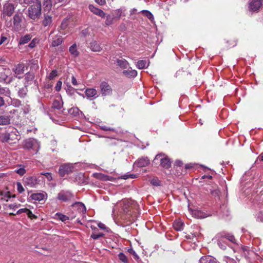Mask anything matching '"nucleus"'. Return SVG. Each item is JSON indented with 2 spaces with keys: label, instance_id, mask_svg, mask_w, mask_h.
<instances>
[{
  "label": "nucleus",
  "instance_id": "nucleus-1",
  "mask_svg": "<svg viewBox=\"0 0 263 263\" xmlns=\"http://www.w3.org/2000/svg\"><path fill=\"white\" fill-rule=\"evenodd\" d=\"M122 210L123 213L121 218L127 222H132L135 221L139 213V205L135 201L131 200H124Z\"/></svg>",
  "mask_w": 263,
  "mask_h": 263
},
{
  "label": "nucleus",
  "instance_id": "nucleus-2",
  "mask_svg": "<svg viewBox=\"0 0 263 263\" xmlns=\"http://www.w3.org/2000/svg\"><path fill=\"white\" fill-rule=\"evenodd\" d=\"M215 238L217 240L218 246L222 249H225L226 248V246L222 245L223 242H225V239L229 240L230 242L234 244L236 243V239L234 236L230 233H226L225 232H221L218 233L216 235Z\"/></svg>",
  "mask_w": 263,
  "mask_h": 263
},
{
  "label": "nucleus",
  "instance_id": "nucleus-3",
  "mask_svg": "<svg viewBox=\"0 0 263 263\" xmlns=\"http://www.w3.org/2000/svg\"><path fill=\"white\" fill-rule=\"evenodd\" d=\"M17 131L11 133L5 132L0 136V140L2 142H7L10 145L16 143L19 140L20 136L17 134Z\"/></svg>",
  "mask_w": 263,
  "mask_h": 263
},
{
  "label": "nucleus",
  "instance_id": "nucleus-4",
  "mask_svg": "<svg viewBox=\"0 0 263 263\" xmlns=\"http://www.w3.org/2000/svg\"><path fill=\"white\" fill-rule=\"evenodd\" d=\"M41 3L38 0L31 5L28 9V16L32 20H35L40 17L41 15Z\"/></svg>",
  "mask_w": 263,
  "mask_h": 263
},
{
  "label": "nucleus",
  "instance_id": "nucleus-5",
  "mask_svg": "<svg viewBox=\"0 0 263 263\" xmlns=\"http://www.w3.org/2000/svg\"><path fill=\"white\" fill-rule=\"evenodd\" d=\"M154 162L157 161H160V166L165 169H168L171 166V162L170 159L167 156L164 157V154H159L156 156L154 160Z\"/></svg>",
  "mask_w": 263,
  "mask_h": 263
},
{
  "label": "nucleus",
  "instance_id": "nucleus-6",
  "mask_svg": "<svg viewBox=\"0 0 263 263\" xmlns=\"http://www.w3.org/2000/svg\"><path fill=\"white\" fill-rule=\"evenodd\" d=\"M262 5V0H250L248 3L249 11L252 12H258Z\"/></svg>",
  "mask_w": 263,
  "mask_h": 263
},
{
  "label": "nucleus",
  "instance_id": "nucleus-7",
  "mask_svg": "<svg viewBox=\"0 0 263 263\" xmlns=\"http://www.w3.org/2000/svg\"><path fill=\"white\" fill-rule=\"evenodd\" d=\"M100 91L102 96H111L112 93V89L109 84L105 81L101 82L100 85Z\"/></svg>",
  "mask_w": 263,
  "mask_h": 263
},
{
  "label": "nucleus",
  "instance_id": "nucleus-8",
  "mask_svg": "<svg viewBox=\"0 0 263 263\" xmlns=\"http://www.w3.org/2000/svg\"><path fill=\"white\" fill-rule=\"evenodd\" d=\"M74 166L72 164H64L61 165L59 170V173L62 177L73 172Z\"/></svg>",
  "mask_w": 263,
  "mask_h": 263
},
{
  "label": "nucleus",
  "instance_id": "nucleus-9",
  "mask_svg": "<svg viewBox=\"0 0 263 263\" xmlns=\"http://www.w3.org/2000/svg\"><path fill=\"white\" fill-rule=\"evenodd\" d=\"M53 31H51L49 34V39L51 40V45L53 47H57L60 45L63 42V39L61 36L56 35L53 36Z\"/></svg>",
  "mask_w": 263,
  "mask_h": 263
},
{
  "label": "nucleus",
  "instance_id": "nucleus-10",
  "mask_svg": "<svg viewBox=\"0 0 263 263\" xmlns=\"http://www.w3.org/2000/svg\"><path fill=\"white\" fill-rule=\"evenodd\" d=\"M14 11V6L11 3H6L4 5L3 15L4 17L6 16H10L12 15Z\"/></svg>",
  "mask_w": 263,
  "mask_h": 263
},
{
  "label": "nucleus",
  "instance_id": "nucleus-11",
  "mask_svg": "<svg viewBox=\"0 0 263 263\" xmlns=\"http://www.w3.org/2000/svg\"><path fill=\"white\" fill-rule=\"evenodd\" d=\"M73 197V195L69 192H61L58 195V199L63 202H66L68 200H71Z\"/></svg>",
  "mask_w": 263,
  "mask_h": 263
},
{
  "label": "nucleus",
  "instance_id": "nucleus-12",
  "mask_svg": "<svg viewBox=\"0 0 263 263\" xmlns=\"http://www.w3.org/2000/svg\"><path fill=\"white\" fill-rule=\"evenodd\" d=\"M89 10L93 14L102 17L104 18L106 16V14L101 9L96 7L93 5H89L88 6Z\"/></svg>",
  "mask_w": 263,
  "mask_h": 263
},
{
  "label": "nucleus",
  "instance_id": "nucleus-13",
  "mask_svg": "<svg viewBox=\"0 0 263 263\" xmlns=\"http://www.w3.org/2000/svg\"><path fill=\"white\" fill-rule=\"evenodd\" d=\"M30 198L34 200V202H38L39 203H41L42 201L45 200V194L41 193H33L31 195Z\"/></svg>",
  "mask_w": 263,
  "mask_h": 263
},
{
  "label": "nucleus",
  "instance_id": "nucleus-14",
  "mask_svg": "<svg viewBox=\"0 0 263 263\" xmlns=\"http://www.w3.org/2000/svg\"><path fill=\"white\" fill-rule=\"evenodd\" d=\"M11 74V71L9 68L0 67V81H6L8 76Z\"/></svg>",
  "mask_w": 263,
  "mask_h": 263
},
{
  "label": "nucleus",
  "instance_id": "nucleus-15",
  "mask_svg": "<svg viewBox=\"0 0 263 263\" xmlns=\"http://www.w3.org/2000/svg\"><path fill=\"white\" fill-rule=\"evenodd\" d=\"M13 71L19 79L21 78L20 76L23 74L25 72V65L23 63L17 64L13 69Z\"/></svg>",
  "mask_w": 263,
  "mask_h": 263
},
{
  "label": "nucleus",
  "instance_id": "nucleus-16",
  "mask_svg": "<svg viewBox=\"0 0 263 263\" xmlns=\"http://www.w3.org/2000/svg\"><path fill=\"white\" fill-rule=\"evenodd\" d=\"M34 79V75L31 72H28L26 74L24 78V85L28 86L31 85Z\"/></svg>",
  "mask_w": 263,
  "mask_h": 263
},
{
  "label": "nucleus",
  "instance_id": "nucleus-17",
  "mask_svg": "<svg viewBox=\"0 0 263 263\" xmlns=\"http://www.w3.org/2000/svg\"><path fill=\"white\" fill-rule=\"evenodd\" d=\"M149 164V160L147 157H143L138 159L136 164L138 167H144Z\"/></svg>",
  "mask_w": 263,
  "mask_h": 263
},
{
  "label": "nucleus",
  "instance_id": "nucleus-18",
  "mask_svg": "<svg viewBox=\"0 0 263 263\" xmlns=\"http://www.w3.org/2000/svg\"><path fill=\"white\" fill-rule=\"evenodd\" d=\"M173 226L175 230L180 231L183 229L184 223L181 220L177 219L174 221Z\"/></svg>",
  "mask_w": 263,
  "mask_h": 263
},
{
  "label": "nucleus",
  "instance_id": "nucleus-19",
  "mask_svg": "<svg viewBox=\"0 0 263 263\" xmlns=\"http://www.w3.org/2000/svg\"><path fill=\"white\" fill-rule=\"evenodd\" d=\"M52 22V16L48 13L44 15L42 24L44 27L49 26Z\"/></svg>",
  "mask_w": 263,
  "mask_h": 263
},
{
  "label": "nucleus",
  "instance_id": "nucleus-20",
  "mask_svg": "<svg viewBox=\"0 0 263 263\" xmlns=\"http://www.w3.org/2000/svg\"><path fill=\"white\" fill-rule=\"evenodd\" d=\"M13 25L15 29H18L21 27L22 21L21 17L18 14H15L13 16Z\"/></svg>",
  "mask_w": 263,
  "mask_h": 263
},
{
  "label": "nucleus",
  "instance_id": "nucleus-21",
  "mask_svg": "<svg viewBox=\"0 0 263 263\" xmlns=\"http://www.w3.org/2000/svg\"><path fill=\"white\" fill-rule=\"evenodd\" d=\"M10 123V118L9 116H0V125H6Z\"/></svg>",
  "mask_w": 263,
  "mask_h": 263
},
{
  "label": "nucleus",
  "instance_id": "nucleus-22",
  "mask_svg": "<svg viewBox=\"0 0 263 263\" xmlns=\"http://www.w3.org/2000/svg\"><path fill=\"white\" fill-rule=\"evenodd\" d=\"M199 262V263H219L210 256H202Z\"/></svg>",
  "mask_w": 263,
  "mask_h": 263
},
{
  "label": "nucleus",
  "instance_id": "nucleus-23",
  "mask_svg": "<svg viewBox=\"0 0 263 263\" xmlns=\"http://www.w3.org/2000/svg\"><path fill=\"white\" fill-rule=\"evenodd\" d=\"M117 64L122 69H126L129 65L128 62L124 59H117Z\"/></svg>",
  "mask_w": 263,
  "mask_h": 263
},
{
  "label": "nucleus",
  "instance_id": "nucleus-24",
  "mask_svg": "<svg viewBox=\"0 0 263 263\" xmlns=\"http://www.w3.org/2000/svg\"><path fill=\"white\" fill-rule=\"evenodd\" d=\"M90 48L93 51L99 52L102 50L100 44L97 41H93L90 44Z\"/></svg>",
  "mask_w": 263,
  "mask_h": 263
},
{
  "label": "nucleus",
  "instance_id": "nucleus-25",
  "mask_svg": "<svg viewBox=\"0 0 263 263\" xmlns=\"http://www.w3.org/2000/svg\"><path fill=\"white\" fill-rule=\"evenodd\" d=\"M97 91L95 88H87L85 90V95L88 98H91L95 96Z\"/></svg>",
  "mask_w": 263,
  "mask_h": 263
},
{
  "label": "nucleus",
  "instance_id": "nucleus-26",
  "mask_svg": "<svg viewBox=\"0 0 263 263\" xmlns=\"http://www.w3.org/2000/svg\"><path fill=\"white\" fill-rule=\"evenodd\" d=\"M69 51L70 54L75 57H77L79 54V52L77 50L76 44H74L72 46H71L69 47Z\"/></svg>",
  "mask_w": 263,
  "mask_h": 263
},
{
  "label": "nucleus",
  "instance_id": "nucleus-27",
  "mask_svg": "<svg viewBox=\"0 0 263 263\" xmlns=\"http://www.w3.org/2000/svg\"><path fill=\"white\" fill-rule=\"evenodd\" d=\"M44 10L45 11H49L52 7L51 0H44L43 2Z\"/></svg>",
  "mask_w": 263,
  "mask_h": 263
},
{
  "label": "nucleus",
  "instance_id": "nucleus-28",
  "mask_svg": "<svg viewBox=\"0 0 263 263\" xmlns=\"http://www.w3.org/2000/svg\"><path fill=\"white\" fill-rule=\"evenodd\" d=\"M123 73L124 75L128 77H135L137 74V72L135 70H124Z\"/></svg>",
  "mask_w": 263,
  "mask_h": 263
},
{
  "label": "nucleus",
  "instance_id": "nucleus-29",
  "mask_svg": "<svg viewBox=\"0 0 263 263\" xmlns=\"http://www.w3.org/2000/svg\"><path fill=\"white\" fill-rule=\"evenodd\" d=\"M27 87L24 85V87L19 89L18 94L21 98H25L28 92Z\"/></svg>",
  "mask_w": 263,
  "mask_h": 263
},
{
  "label": "nucleus",
  "instance_id": "nucleus-30",
  "mask_svg": "<svg viewBox=\"0 0 263 263\" xmlns=\"http://www.w3.org/2000/svg\"><path fill=\"white\" fill-rule=\"evenodd\" d=\"M140 13H142L144 16L147 17L151 21L154 20V17L153 14L148 10H143L141 11Z\"/></svg>",
  "mask_w": 263,
  "mask_h": 263
},
{
  "label": "nucleus",
  "instance_id": "nucleus-31",
  "mask_svg": "<svg viewBox=\"0 0 263 263\" xmlns=\"http://www.w3.org/2000/svg\"><path fill=\"white\" fill-rule=\"evenodd\" d=\"M31 39V36L29 34H27L21 37L19 43L20 44H25L30 41Z\"/></svg>",
  "mask_w": 263,
  "mask_h": 263
},
{
  "label": "nucleus",
  "instance_id": "nucleus-32",
  "mask_svg": "<svg viewBox=\"0 0 263 263\" xmlns=\"http://www.w3.org/2000/svg\"><path fill=\"white\" fill-rule=\"evenodd\" d=\"M55 217L57 219H58L63 222H65L69 219L67 216L60 213H57L55 214Z\"/></svg>",
  "mask_w": 263,
  "mask_h": 263
},
{
  "label": "nucleus",
  "instance_id": "nucleus-33",
  "mask_svg": "<svg viewBox=\"0 0 263 263\" xmlns=\"http://www.w3.org/2000/svg\"><path fill=\"white\" fill-rule=\"evenodd\" d=\"M119 260L123 263H128V259L127 256L123 253H120L118 254Z\"/></svg>",
  "mask_w": 263,
  "mask_h": 263
},
{
  "label": "nucleus",
  "instance_id": "nucleus-34",
  "mask_svg": "<svg viewBox=\"0 0 263 263\" xmlns=\"http://www.w3.org/2000/svg\"><path fill=\"white\" fill-rule=\"evenodd\" d=\"M10 39L9 37H8L7 35H6L5 34L3 33L1 35V39H0V45H2L3 44H7L9 42Z\"/></svg>",
  "mask_w": 263,
  "mask_h": 263
},
{
  "label": "nucleus",
  "instance_id": "nucleus-35",
  "mask_svg": "<svg viewBox=\"0 0 263 263\" xmlns=\"http://www.w3.org/2000/svg\"><path fill=\"white\" fill-rule=\"evenodd\" d=\"M62 106L63 103H61L60 101L55 100L52 103V107L54 108L60 109L62 108Z\"/></svg>",
  "mask_w": 263,
  "mask_h": 263
},
{
  "label": "nucleus",
  "instance_id": "nucleus-36",
  "mask_svg": "<svg viewBox=\"0 0 263 263\" xmlns=\"http://www.w3.org/2000/svg\"><path fill=\"white\" fill-rule=\"evenodd\" d=\"M146 61L140 60L137 62V67L140 69H144L146 67Z\"/></svg>",
  "mask_w": 263,
  "mask_h": 263
},
{
  "label": "nucleus",
  "instance_id": "nucleus-37",
  "mask_svg": "<svg viewBox=\"0 0 263 263\" xmlns=\"http://www.w3.org/2000/svg\"><path fill=\"white\" fill-rule=\"evenodd\" d=\"M68 25H69V20L66 19V18L64 19L62 21L61 25L60 26L61 29L63 31L66 30L68 28Z\"/></svg>",
  "mask_w": 263,
  "mask_h": 263
},
{
  "label": "nucleus",
  "instance_id": "nucleus-38",
  "mask_svg": "<svg viewBox=\"0 0 263 263\" xmlns=\"http://www.w3.org/2000/svg\"><path fill=\"white\" fill-rule=\"evenodd\" d=\"M151 183L154 186H158L161 185V181L155 177L151 180Z\"/></svg>",
  "mask_w": 263,
  "mask_h": 263
},
{
  "label": "nucleus",
  "instance_id": "nucleus-39",
  "mask_svg": "<svg viewBox=\"0 0 263 263\" xmlns=\"http://www.w3.org/2000/svg\"><path fill=\"white\" fill-rule=\"evenodd\" d=\"M106 17V19L105 21V24L107 26H109L111 25L113 23V21L114 17L110 15H107L105 16Z\"/></svg>",
  "mask_w": 263,
  "mask_h": 263
},
{
  "label": "nucleus",
  "instance_id": "nucleus-40",
  "mask_svg": "<svg viewBox=\"0 0 263 263\" xmlns=\"http://www.w3.org/2000/svg\"><path fill=\"white\" fill-rule=\"evenodd\" d=\"M104 234L102 233H97L96 232H93L90 237L95 240L99 239L100 237H103Z\"/></svg>",
  "mask_w": 263,
  "mask_h": 263
},
{
  "label": "nucleus",
  "instance_id": "nucleus-41",
  "mask_svg": "<svg viewBox=\"0 0 263 263\" xmlns=\"http://www.w3.org/2000/svg\"><path fill=\"white\" fill-rule=\"evenodd\" d=\"M26 214H27L28 217L30 219H36L37 218V217L33 214L32 212L28 209H27Z\"/></svg>",
  "mask_w": 263,
  "mask_h": 263
},
{
  "label": "nucleus",
  "instance_id": "nucleus-42",
  "mask_svg": "<svg viewBox=\"0 0 263 263\" xmlns=\"http://www.w3.org/2000/svg\"><path fill=\"white\" fill-rule=\"evenodd\" d=\"M15 172L22 176L26 173V171L24 167H23L15 170Z\"/></svg>",
  "mask_w": 263,
  "mask_h": 263
},
{
  "label": "nucleus",
  "instance_id": "nucleus-43",
  "mask_svg": "<svg viewBox=\"0 0 263 263\" xmlns=\"http://www.w3.org/2000/svg\"><path fill=\"white\" fill-rule=\"evenodd\" d=\"M128 251L129 253L133 255V257L135 259L138 260L139 257L136 252L133 249H129L128 250Z\"/></svg>",
  "mask_w": 263,
  "mask_h": 263
},
{
  "label": "nucleus",
  "instance_id": "nucleus-44",
  "mask_svg": "<svg viewBox=\"0 0 263 263\" xmlns=\"http://www.w3.org/2000/svg\"><path fill=\"white\" fill-rule=\"evenodd\" d=\"M36 2V0H19V2L21 5L23 4H29L32 3L33 4Z\"/></svg>",
  "mask_w": 263,
  "mask_h": 263
},
{
  "label": "nucleus",
  "instance_id": "nucleus-45",
  "mask_svg": "<svg viewBox=\"0 0 263 263\" xmlns=\"http://www.w3.org/2000/svg\"><path fill=\"white\" fill-rule=\"evenodd\" d=\"M110 177L107 175H105L103 174H99L98 175V178L103 180H110Z\"/></svg>",
  "mask_w": 263,
  "mask_h": 263
},
{
  "label": "nucleus",
  "instance_id": "nucleus-46",
  "mask_svg": "<svg viewBox=\"0 0 263 263\" xmlns=\"http://www.w3.org/2000/svg\"><path fill=\"white\" fill-rule=\"evenodd\" d=\"M17 190L18 193H22L24 191V189L20 182H17L16 184Z\"/></svg>",
  "mask_w": 263,
  "mask_h": 263
},
{
  "label": "nucleus",
  "instance_id": "nucleus-47",
  "mask_svg": "<svg viewBox=\"0 0 263 263\" xmlns=\"http://www.w3.org/2000/svg\"><path fill=\"white\" fill-rule=\"evenodd\" d=\"M210 193L214 197H219L220 191L218 190H211Z\"/></svg>",
  "mask_w": 263,
  "mask_h": 263
},
{
  "label": "nucleus",
  "instance_id": "nucleus-48",
  "mask_svg": "<svg viewBox=\"0 0 263 263\" xmlns=\"http://www.w3.org/2000/svg\"><path fill=\"white\" fill-rule=\"evenodd\" d=\"M57 76V71L56 70H52L49 76V79L52 80Z\"/></svg>",
  "mask_w": 263,
  "mask_h": 263
},
{
  "label": "nucleus",
  "instance_id": "nucleus-49",
  "mask_svg": "<svg viewBox=\"0 0 263 263\" xmlns=\"http://www.w3.org/2000/svg\"><path fill=\"white\" fill-rule=\"evenodd\" d=\"M41 174L45 176L49 181L52 179V177L50 173H41Z\"/></svg>",
  "mask_w": 263,
  "mask_h": 263
},
{
  "label": "nucleus",
  "instance_id": "nucleus-50",
  "mask_svg": "<svg viewBox=\"0 0 263 263\" xmlns=\"http://www.w3.org/2000/svg\"><path fill=\"white\" fill-rule=\"evenodd\" d=\"M76 205H77L78 206H79V208L81 209H82V212H85L86 211V208L85 206V205H84V204H83L81 202H76L75 203Z\"/></svg>",
  "mask_w": 263,
  "mask_h": 263
},
{
  "label": "nucleus",
  "instance_id": "nucleus-51",
  "mask_svg": "<svg viewBox=\"0 0 263 263\" xmlns=\"http://www.w3.org/2000/svg\"><path fill=\"white\" fill-rule=\"evenodd\" d=\"M0 93L1 94H5L9 95L10 93V91L9 89L6 90L5 88H0Z\"/></svg>",
  "mask_w": 263,
  "mask_h": 263
},
{
  "label": "nucleus",
  "instance_id": "nucleus-52",
  "mask_svg": "<svg viewBox=\"0 0 263 263\" xmlns=\"http://www.w3.org/2000/svg\"><path fill=\"white\" fill-rule=\"evenodd\" d=\"M36 40L34 39L33 40H32L31 41V42L29 43V44L28 45V46L29 47H30V48H34L35 45H36Z\"/></svg>",
  "mask_w": 263,
  "mask_h": 263
},
{
  "label": "nucleus",
  "instance_id": "nucleus-53",
  "mask_svg": "<svg viewBox=\"0 0 263 263\" xmlns=\"http://www.w3.org/2000/svg\"><path fill=\"white\" fill-rule=\"evenodd\" d=\"M21 206V204H16V203H14V204H9L8 205V207L11 209H13V210H15V209L16 208H18L19 206Z\"/></svg>",
  "mask_w": 263,
  "mask_h": 263
},
{
  "label": "nucleus",
  "instance_id": "nucleus-54",
  "mask_svg": "<svg viewBox=\"0 0 263 263\" xmlns=\"http://www.w3.org/2000/svg\"><path fill=\"white\" fill-rule=\"evenodd\" d=\"M33 146V145L31 141H29L25 144V147L28 149L32 148Z\"/></svg>",
  "mask_w": 263,
  "mask_h": 263
},
{
  "label": "nucleus",
  "instance_id": "nucleus-55",
  "mask_svg": "<svg viewBox=\"0 0 263 263\" xmlns=\"http://www.w3.org/2000/svg\"><path fill=\"white\" fill-rule=\"evenodd\" d=\"M11 197L12 196L10 195V192H8L5 194L4 197L2 198V199L6 201H8V200L10 199Z\"/></svg>",
  "mask_w": 263,
  "mask_h": 263
},
{
  "label": "nucleus",
  "instance_id": "nucleus-56",
  "mask_svg": "<svg viewBox=\"0 0 263 263\" xmlns=\"http://www.w3.org/2000/svg\"><path fill=\"white\" fill-rule=\"evenodd\" d=\"M95 2L100 5L103 6L106 4V0H95Z\"/></svg>",
  "mask_w": 263,
  "mask_h": 263
},
{
  "label": "nucleus",
  "instance_id": "nucleus-57",
  "mask_svg": "<svg viewBox=\"0 0 263 263\" xmlns=\"http://www.w3.org/2000/svg\"><path fill=\"white\" fill-rule=\"evenodd\" d=\"M27 209L28 208H23V209H21L18 210L16 212V214L20 215V214H22V213H26V211L27 210Z\"/></svg>",
  "mask_w": 263,
  "mask_h": 263
},
{
  "label": "nucleus",
  "instance_id": "nucleus-58",
  "mask_svg": "<svg viewBox=\"0 0 263 263\" xmlns=\"http://www.w3.org/2000/svg\"><path fill=\"white\" fill-rule=\"evenodd\" d=\"M79 111V110L78 108H71L69 110V112L72 114L76 113V114H78Z\"/></svg>",
  "mask_w": 263,
  "mask_h": 263
},
{
  "label": "nucleus",
  "instance_id": "nucleus-59",
  "mask_svg": "<svg viewBox=\"0 0 263 263\" xmlns=\"http://www.w3.org/2000/svg\"><path fill=\"white\" fill-rule=\"evenodd\" d=\"M101 128L105 131H113L114 129L106 126H102Z\"/></svg>",
  "mask_w": 263,
  "mask_h": 263
},
{
  "label": "nucleus",
  "instance_id": "nucleus-60",
  "mask_svg": "<svg viewBox=\"0 0 263 263\" xmlns=\"http://www.w3.org/2000/svg\"><path fill=\"white\" fill-rule=\"evenodd\" d=\"M257 219L261 222H263V213L262 212H260L257 216Z\"/></svg>",
  "mask_w": 263,
  "mask_h": 263
},
{
  "label": "nucleus",
  "instance_id": "nucleus-61",
  "mask_svg": "<svg viewBox=\"0 0 263 263\" xmlns=\"http://www.w3.org/2000/svg\"><path fill=\"white\" fill-rule=\"evenodd\" d=\"M61 85H62V82L61 81H58L57 82V85L55 86L56 90H57V91L60 90Z\"/></svg>",
  "mask_w": 263,
  "mask_h": 263
},
{
  "label": "nucleus",
  "instance_id": "nucleus-62",
  "mask_svg": "<svg viewBox=\"0 0 263 263\" xmlns=\"http://www.w3.org/2000/svg\"><path fill=\"white\" fill-rule=\"evenodd\" d=\"M71 83L74 86L78 85L77 81L74 76H72L71 78Z\"/></svg>",
  "mask_w": 263,
  "mask_h": 263
},
{
  "label": "nucleus",
  "instance_id": "nucleus-63",
  "mask_svg": "<svg viewBox=\"0 0 263 263\" xmlns=\"http://www.w3.org/2000/svg\"><path fill=\"white\" fill-rule=\"evenodd\" d=\"M194 167V165L191 163L187 164L185 165V169H192V168H193Z\"/></svg>",
  "mask_w": 263,
  "mask_h": 263
},
{
  "label": "nucleus",
  "instance_id": "nucleus-64",
  "mask_svg": "<svg viewBox=\"0 0 263 263\" xmlns=\"http://www.w3.org/2000/svg\"><path fill=\"white\" fill-rule=\"evenodd\" d=\"M98 226L102 230H105L106 229V226L102 223H99Z\"/></svg>",
  "mask_w": 263,
  "mask_h": 263
}]
</instances>
